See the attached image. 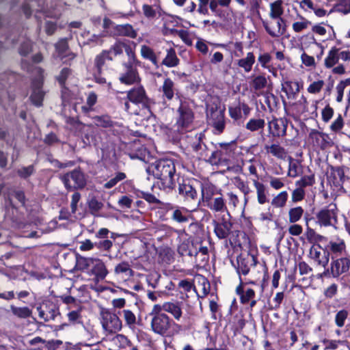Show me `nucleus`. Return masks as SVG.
<instances>
[{
	"instance_id": "nucleus-42",
	"label": "nucleus",
	"mask_w": 350,
	"mask_h": 350,
	"mask_svg": "<svg viewBox=\"0 0 350 350\" xmlns=\"http://www.w3.org/2000/svg\"><path fill=\"white\" fill-rule=\"evenodd\" d=\"M282 90L286 93L288 98H294L300 91L299 83L297 81H286L282 83Z\"/></svg>"
},
{
	"instance_id": "nucleus-59",
	"label": "nucleus",
	"mask_w": 350,
	"mask_h": 350,
	"mask_svg": "<svg viewBox=\"0 0 350 350\" xmlns=\"http://www.w3.org/2000/svg\"><path fill=\"white\" fill-rule=\"evenodd\" d=\"M288 194L286 191L279 193L271 200V204L276 208H283L288 200Z\"/></svg>"
},
{
	"instance_id": "nucleus-39",
	"label": "nucleus",
	"mask_w": 350,
	"mask_h": 350,
	"mask_svg": "<svg viewBox=\"0 0 350 350\" xmlns=\"http://www.w3.org/2000/svg\"><path fill=\"white\" fill-rule=\"evenodd\" d=\"M266 125V122L263 116L261 117L258 113L255 118H250L246 123L245 128L250 132H256L263 131Z\"/></svg>"
},
{
	"instance_id": "nucleus-57",
	"label": "nucleus",
	"mask_w": 350,
	"mask_h": 350,
	"mask_svg": "<svg viewBox=\"0 0 350 350\" xmlns=\"http://www.w3.org/2000/svg\"><path fill=\"white\" fill-rule=\"evenodd\" d=\"M232 323V330L234 334L241 333L245 325V320L242 314L234 315Z\"/></svg>"
},
{
	"instance_id": "nucleus-47",
	"label": "nucleus",
	"mask_w": 350,
	"mask_h": 350,
	"mask_svg": "<svg viewBox=\"0 0 350 350\" xmlns=\"http://www.w3.org/2000/svg\"><path fill=\"white\" fill-rule=\"evenodd\" d=\"M266 152L271 154L273 156L282 159L286 157V151L284 147L279 144H273L271 145H265L264 147Z\"/></svg>"
},
{
	"instance_id": "nucleus-64",
	"label": "nucleus",
	"mask_w": 350,
	"mask_h": 350,
	"mask_svg": "<svg viewBox=\"0 0 350 350\" xmlns=\"http://www.w3.org/2000/svg\"><path fill=\"white\" fill-rule=\"evenodd\" d=\"M126 178V175L124 172H118L116 174L115 176L104 184L105 189H111L116 186L119 182L124 180Z\"/></svg>"
},
{
	"instance_id": "nucleus-9",
	"label": "nucleus",
	"mask_w": 350,
	"mask_h": 350,
	"mask_svg": "<svg viewBox=\"0 0 350 350\" xmlns=\"http://www.w3.org/2000/svg\"><path fill=\"white\" fill-rule=\"evenodd\" d=\"M59 179L68 191L83 189L87 185L85 175L79 166L70 172L61 175Z\"/></svg>"
},
{
	"instance_id": "nucleus-10",
	"label": "nucleus",
	"mask_w": 350,
	"mask_h": 350,
	"mask_svg": "<svg viewBox=\"0 0 350 350\" xmlns=\"http://www.w3.org/2000/svg\"><path fill=\"white\" fill-rule=\"evenodd\" d=\"M207 118L209 125L215 135L221 134L226 128L225 108L220 109L219 104L210 106L208 109Z\"/></svg>"
},
{
	"instance_id": "nucleus-25",
	"label": "nucleus",
	"mask_w": 350,
	"mask_h": 350,
	"mask_svg": "<svg viewBox=\"0 0 350 350\" xmlns=\"http://www.w3.org/2000/svg\"><path fill=\"white\" fill-rule=\"evenodd\" d=\"M349 179L345 175L343 166L330 165V171L327 175L328 183L336 188H342L345 179Z\"/></svg>"
},
{
	"instance_id": "nucleus-62",
	"label": "nucleus",
	"mask_w": 350,
	"mask_h": 350,
	"mask_svg": "<svg viewBox=\"0 0 350 350\" xmlns=\"http://www.w3.org/2000/svg\"><path fill=\"white\" fill-rule=\"evenodd\" d=\"M199 245L196 246L197 252V258L200 256L203 258L200 259L201 262L205 265L209 260V252L206 246L202 245V241H198Z\"/></svg>"
},
{
	"instance_id": "nucleus-50",
	"label": "nucleus",
	"mask_w": 350,
	"mask_h": 350,
	"mask_svg": "<svg viewBox=\"0 0 350 350\" xmlns=\"http://www.w3.org/2000/svg\"><path fill=\"white\" fill-rule=\"evenodd\" d=\"M10 310L12 314L19 319H27L32 314V311L27 306L17 307L14 305L10 306Z\"/></svg>"
},
{
	"instance_id": "nucleus-27",
	"label": "nucleus",
	"mask_w": 350,
	"mask_h": 350,
	"mask_svg": "<svg viewBox=\"0 0 350 350\" xmlns=\"http://www.w3.org/2000/svg\"><path fill=\"white\" fill-rule=\"evenodd\" d=\"M176 289L180 294V298L187 300L189 297V293L193 292L198 294L193 279L185 278L180 280L176 286Z\"/></svg>"
},
{
	"instance_id": "nucleus-54",
	"label": "nucleus",
	"mask_w": 350,
	"mask_h": 350,
	"mask_svg": "<svg viewBox=\"0 0 350 350\" xmlns=\"http://www.w3.org/2000/svg\"><path fill=\"white\" fill-rule=\"evenodd\" d=\"M321 341L325 345L324 350H335L340 345L343 346H349V342L347 340H328L323 338Z\"/></svg>"
},
{
	"instance_id": "nucleus-14",
	"label": "nucleus",
	"mask_w": 350,
	"mask_h": 350,
	"mask_svg": "<svg viewBox=\"0 0 350 350\" xmlns=\"http://www.w3.org/2000/svg\"><path fill=\"white\" fill-rule=\"evenodd\" d=\"M101 323L103 329L109 333H116L122 329V321L118 316L107 308L100 310Z\"/></svg>"
},
{
	"instance_id": "nucleus-11",
	"label": "nucleus",
	"mask_w": 350,
	"mask_h": 350,
	"mask_svg": "<svg viewBox=\"0 0 350 350\" xmlns=\"http://www.w3.org/2000/svg\"><path fill=\"white\" fill-rule=\"evenodd\" d=\"M126 99L135 105H141L142 109L152 113V105L155 103L150 98L142 85L135 87L126 92Z\"/></svg>"
},
{
	"instance_id": "nucleus-34",
	"label": "nucleus",
	"mask_w": 350,
	"mask_h": 350,
	"mask_svg": "<svg viewBox=\"0 0 350 350\" xmlns=\"http://www.w3.org/2000/svg\"><path fill=\"white\" fill-rule=\"evenodd\" d=\"M149 153L146 147L140 143H133L130 146V150L127 153L131 159H139L145 161L147 154Z\"/></svg>"
},
{
	"instance_id": "nucleus-18",
	"label": "nucleus",
	"mask_w": 350,
	"mask_h": 350,
	"mask_svg": "<svg viewBox=\"0 0 350 350\" xmlns=\"http://www.w3.org/2000/svg\"><path fill=\"white\" fill-rule=\"evenodd\" d=\"M267 128L269 135L273 137H284L286 135L288 120L286 118L272 116L267 120Z\"/></svg>"
},
{
	"instance_id": "nucleus-38",
	"label": "nucleus",
	"mask_w": 350,
	"mask_h": 350,
	"mask_svg": "<svg viewBox=\"0 0 350 350\" xmlns=\"http://www.w3.org/2000/svg\"><path fill=\"white\" fill-rule=\"evenodd\" d=\"M116 35L118 36L129 37L130 38H136L137 32L134 29L133 27L129 23L124 25H117L114 27Z\"/></svg>"
},
{
	"instance_id": "nucleus-26",
	"label": "nucleus",
	"mask_w": 350,
	"mask_h": 350,
	"mask_svg": "<svg viewBox=\"0 0 350 350\" xmlns=\"http://www.w3.org/2000/svg\"><path fill=\"white\" fill-rule=\"evenodd\" d=\"M43 81L39 79H35L31 83L32 92L29 99L31 103L36 107H41L43 105V100L45 92L42 90Z\"/></svg>"
},
{
	"instance_id": "nucleus-22",
	"label": "nucleus",
	"mask_w": 350,
	"mask_h": 350,
	"mask_svg": "<svg viewBox=\"0 0 350 350\" xmlns=\"http://www.w3.org/2000/svg\"><path fill=\"white\" fill-rule=\"evenodd\" d=\"M309 258L312 260L317 265L323 268L327 267L329 264V258L325 252V247L323 248L319 243H314L309 250Z\"/></svg>"
},
{
	"instance_id": "nucleus-35",
	"label": "nucleus",
	"mask_w": 350,
	"mask_h": 350,
	"mask_svg": "<svg viewBox=\"0 0 350 350\" xmlns=\"http://www.w3.org/2000/svg\"><path fill=\"white\" fill-rule=\"evenodd\" d=\"M171 219L178 224L187 223L190 219L189 211L185 207L174 205V209L172 211Z\"/></svg>"
},
{
	"instance_id": "nucleus-2",
	"label": "nucleus",
	"mask_w": 350,
	"mask_h": 350,
	"mask_svg": "<svg viewBox=\"0 0 350 350\" xmlns=\"http://www.w3.org/2000/svg\"><path fill=\"white\" fill-rule=\"evenodd\" d=\"M176 165L174 159H160L151 163L148 169L154 177L161 180L163 189H173L176 185L174 176L176 174Z\"/></svg>"
},
{
	"instance_id": "nucleus-51",
	"label": "nucleus",
	"mask_w": 350,
	"mask_h": 350,
	"mask_svg": "<svg viewBox=\"0 0 350 350\" xmlns=\"http://www.w3.org/2000/svg\"><path fill=\"white\" fill-rule=\"evenodd\" d=\"M83 309V306L80 305L70 310V311L67 314V317L70 323L77 324L81 322Z\"/></svg>"
},
{
	"instance_id": "nucleus-61",
	"label": "nucleus",
	"mask_w": 350,
	"mask_h": 350,
	"mask_svg": "<svg viewBox=\"0 0 350 350\" xmlns=\"http://www.w3.org/2000/svg\"><path fill=\"white\" fill-rule=\"evenodd\" d=\"M114 272L116 274H126L131 276L133 275V271L131 267L130 264L127 261H122L116 265L114 268Z\"/></svg>"
},
{
	"instance_id": "nucleus-4",
	"label": "nucleus",
	"mask_w": 350,
	"mask_h": 350,
	"mask_svg": "<svg viewBox=\"0 0 350 350\" xmlns=\"http://www.w3.org/2000/svg\"><path fill=\"white\" fill-rule=\"evenodd\" d=\"M213 232L219 239H229V244L232 247H241L239 240L240 231L234 230V223L231 221V216L228 213V217L222 215L218 219L212 221Z\"/></svg>"
},
{
	"instance_id": "nucleus-58",
	"label": "nucleus",
	"mask_w": 350,
	"mask_h": 350,
	"mask_svg": "<svg viewBox=\"0 0 350 350\" xmlns=\"http://www.w3.org/2000/svg\"><path fill=\"white\" fill-rule=\"evenodd\" d=\"M271 59L272 57L269 53H260L258 57V64H260L262 68L267 69L269 72H272L275 69L269 64Z\"/></svg>"
},
{
	"instance_id": "nucleus-36",
	"label": "nucleus",
	"mask_w": 350,
	"mask_h": 350,
	"mask_svg": "<svg viewBox=\"0 0 350 350\" xmlns=\"http://www.w3.org/2000/svg\"><path fill=\"white\" fill-rule=\"evenodd\" d=\"M252 182L256 191L258 203L260 205H263L269 202V191L266 186L257 179H253Z\"/></svg>"
},
{
	"instance_id": "nucleus-15",
	"label": "nucleus",
	"mask_w": 350,
	"mask_h": 350,
	"mask_svg": "<svg viewBox=\"0 0 350 350\" xmlns=\"http://www.w3.org/2000/svg\"><path fill=\"white\" fill-rule=\"evenodd\" d=\"M258 262V258L250 252L240 254L237 257L236 264H233L239 275V279L240 280L241 275H247L250 273L251 267L256 266Z\"/></svg>"
},
{
	"instance_id": "nucleus-21",
	"label": "nucleus",
	"mask_w": 350,
	"mask_h": 350,
	"mask_svg": "<svg viewBox=\"0 0 350 350\" xmlns=\"http://www.w3.org/2000/svg\"><path fill=\"white\" fill-rule=\"evenodd\" d=\"M4 198L12 208L16 209V205L14 203L13 199H16L19 205L22 207L25 206L27 198L25 191L15 187H10L6 188L3 193Z\"/></svg>"
},
{
	"instance_id": "nucleus-60",
	"label": "nucleus",
	"mask_w": 350,
	"mask_h": 350,
	"mask_svg": "<svg viewBox=\"0 0 350 350\" xmlns=\"http://www.w3.org/2000/svg\"><path fill=\"white\" fill-rule=\"evenodd\" d=\"M304 210L301 206H296L289 209L288 221L291 224H295L299 221L302 217Z\"/></svg>"
},
{
	"instance_id": "nucleus-43",
	"label": "nucleus",
	"mask_w": 350,
	"mask_h": 350,
	"mask_svg": "<svg viewBox=\"0 0 350 350\" xmlns=\"http://www.w3.org/2000/svg\"><path fill=\"white\" fill-rule=\"evenodd\" d=\"M255 60L256 57L254 54L252 52H248L245 57L237 60V65L245 72H250L252 70Z\"/></svg>"
},
{
	"instance_id": "nucleus-8",
	"label": "nucleus",
	"mask_w": 350,
	"mask_h": 350,
	"mask_svg": "<svg viewBox=\"0 0 350 350\" xmlns=\"http://www.w3.org/2000/svg\"><path fill=\"white\" fill-rule=\"evenodd\" d=\"M214 146L215 149L210 152L206 162L212 165L228 167L234 154L232 143H217Z\"/></svg>"
},
{
	"instance_id": "nucleus-37",
	"label": "nucleus",
	"mask_w": 350,
	"mask_h": 350,
	"mask_svg": "<svg viewBox=\"0 0 350 350\" xmlns=\"http://www.w3.org/2000/svg\"><path fill=\"white\" fill-rule=\"evenodd\" d=\"M182 304L176 301H166L164 302V312L170 314L174 319L179 321L183 316Z\"/></svg>"
},
{
	"instance_id": "nucleus-28",
	"label": "nucleus",
	"mask_w": 350,
	"mask_h": 350,
	"mask_svg": "<svg viewBox=\"0 0 350 350\" xmlns=\"http://www.w3.org/2000/svg\"><path fill=\"white\" fill-rule=\"evenodd\" d=\"M88 274L94 275L96 280L101 281L106 278L108 270L102 260L94 258Z\"/></svg>"
},
{
	"instance_id": "nucleus-32",
	"label": "nucleus",
	"mask_w": 350,
	"mask_h": 350,
	"mask_svg": "<svg viewBox=\"0 0 350 350\" xmlns=\"http://www.w3.org/2000/svg\"><path fill=\"white\" fill-rule=\"evenodd\" d=\"M159 92L162 93V98L163 100L168 101L172 100L178 90L175 87V83L170 77L164 79L162 85L159 88Z\"/></svg>"
},
{
	"instance_id": "nucleus-29",
	"label": "nucleus",
	"mask_w": 350,
	"mask_h": 350,
	"mask_svg": "<svg viewBox=\"0 0 350 350\" xmlns=\"http://www.w3.org/2000/svg\"><path fill=\"white\" fill-rule=\"evenodd\" d=\"M247 282H243L241 277L239 285L236 287V294L239 297L240 302L242 304H248L249 302L256 297V292L251 288H245Z\"/></svg>"
},
{
	"instance_id": "nucleus-31",
	"label": "nucleus",
	"mask_w": 350,
	"mask_h": 350,
	"mask_svg": "<svg viewBox=\"0 0 350 350\" xmlns=\"http://www.w3.org/2000/svg\"><path fill=\"white\" fill-rule=\"evenodd\" d=\"M251 107L245 102H238L237 105L230 106L228 107V113L230 117L234 121H238L242 118V111L244 116L247 117L251 112Z\"/></svg>"
},
{
	"instance_id": "nucleus-24",
	"label": "nucleus",
	"mask_w": 350,
	"mask_h": 350,
	"mask_svg": "<svg viewBox=\"0 0 350 350\" xmlns=\"http://www.w3.org/2000/svg\"><path fill=\"white\" fill-rule=\"evenodd\" d=\"M332 273L338 276L346 273L350 270V255L345 254L331 259Z\"/></svg>"
},
{
	"instance_id": "nucleus-41",
	"label": "nucleus",
	"mask_w": 350,
	"mask_h": 350,
	"mask_svg": "<svg viewBox=\"0 0 350 350\" xmlns=\"http://www.w3.org/2000/svg\"><path fill=\"white\" fill-rule=\"evenodd\" d=\"M276 19L278 20V21H277L278 31L277 32L272 31L271 29V28L269 27V26L268 25L267 23H265V22L262 23L263 27L265 29L267 33L273 38L282 36L286 31V20L284 18H282V16H280V18H277Z\"/></svg>"
},
{
	"instance_id": "nucleus-16",
	"label": "nucleus",
	"mask_w": 350,
	"mask_h": 350,
	"mask_svg": "<svg viewBox=\"0 0 350 350\" xmlns=\"http://www.w3.org/2000/svg\"><path fill=\"white\" fill-rule=\"evenodd\" d=\"M191 139L189 142V148L195 152L200 159L207 161V159L210 154L209 148L204 142L205 134L204 132L196 133L193 137H188Z\"/></svg>"
},
{
	"instance_id": "nucleus-46",
	"label": "nucleus",
	"mask_w": 350,
	"mask_h": 350,
	"mask_svg": "<svg viewBox=\"0 0 350 350\" xmlns=\"http://www.w3.org/2000/svg\"><path fill=\"white\" fill-rule=\"evenodd\" d=\"M180 63V59L176 55L174 49L170 48L167 50L165 57L163 59L161 64L168 68L177 66Z\"/></svg>"
},
{
	"instance_id": "nucleus-5",
	"label": "nucleus",
	"mask_w": 350,
	"mask_h": 350,
	"mask_svg": "<svg viewBox=\"0 0 350 350\" xmlns=\"http://www.w3.org/2000/svg\"><path fill=\"white\" fill-rule=\"evenodd\" d=\"M177 184L178 196L185 202H191L198 199V188L200 189L202 192V186L204 185V181L193 177L179 176L177 178Z\"/></svg>"
},
{
	"instance_id": "nucleus-17",
	"label": "nucleus",
	"mask_w": 350,
	"mask_h": 350,
	"mask_svg": "<svg viewBox=\"0 0 350 350\" xmlns=\"http://www.w3.org/2000/svg\"><path fill=\"white\" fill-rule=\"evenodd\" d=\"M38 316L44 321L54 320L57 316H60L59 306L57 303L47 299L37 307Z\"/></svg>"
},
{
	"instance_id": "nucleus-1",
	"label": "nucleus",
	"mask_w": 350,
	"mask_h": 350,
	"mask_svg": "<svg viewBox=\"0 0 350 350\" xmlns=\"http://www.w3.org/2000/svg\"><path fill=\"white\" fill-rule=\"evenodd\" d=\"M199 202L213 213H228L226 200L221 188L209 181H204Z\"/></svg>"
},
{
	"instance_id": "nucleus-7",
	"label": "nucleus",
	"mask_w": 350,
	"mask_h": 350,
	"mask_svg": "<svg viewBox=\"0 0 350 350\" xmlns=\"http://www.w3.org/2000/svg\"><path fill=\"white\" fill-rule=\"evenodd\" d=\"M340 59L344 62H349L350 51L342 50V47L334 46L329 50L324 59V66L327 69L332 68V72L334 75H344L345 68L343 64H338Z\"/></svg>"
},
{
	"instance_id": "nucleus-53",
	"label": "nucleus",
	"mask_w": 350,
	"mask_h": 350,
	"mask_svg": "<svg viewBox=\"0 0 350 350\" xmlns=\"http://www.w3.org/2000/svg\"><path fill=\"white\" fill-rule=\"evenodd\" d=\"M267 85V79L265 75L254 76L250 81V86L255 90L258 91L264 89Z\"/></svg>"
},
{
	"instance_id": "nucleus-30",
	"label": "nucleus",
	"mask_w": 350,
	"mask_h": 350,
	"mask_svg": "<svg viewBox=\"0 0 350 350\" xmlns=\"http://www.w3.org/2000/svg\"><path fill=\"white\" fill-rule=\"evenodd\" d=\"M55 52L57 57L61 59L64 60L65 58H68V60H73L77 55L70 51L69 45L66 38H61L55 44Z\"/></svg>"
},
{
	"instance_id": "nucleus-63",
	"label": "nucleus",
	"mask_w": 350,
	"mask_h": 350,
	"mask_svg": "<svg viewBox=\"0 0 350 350\" xmlns=\"http://www.w3.org/2000/svg\"><path fill=\"white\" fill-rule=\"evenodd\" d=\"M315 184V176L314 173H310V175L303 176L299 180L296 181L297 186L305 188L306 187L312 186Z\"/></svg>"
},
{
	"instance_id": "nucleus-6",
	"label": "nucleus",
	"mask_w": 350,
	"mask_h": 350,
	"mask_svg": "<svg viewBox=\"0 0 350 350\" xmlns=\"http://www.w3.org/2000/svg\"><path fill=\"white\" fill-rule=\"evenodd\" d=\"M151 330L165 338H173L182 330V325L175 322L167 314L152 317L150 321Z\"/></svg>"
},
{
	"instance_id": "nucleus-48",
	"label": "nucleus",
	"mask_w": 350,
	"mask_h": 350,
	"mask_svg": "<svg viewBox=\"0 0 350 350\" xmlns=\"http://www.w3.org/2000/svg\"><path fill=\"white\" fill-rule=\"evenodd\" d=\"M235 185L243 193L244 203L246 204L249 202L250 193L252 192L249 183L247 181L243 180L240 177H236Z\"/></svg>"
},
{
	"instance_id": "nucleus-23",
	"label": "nucleus",
	"mask_w": 350,
	"mask_h": 350,
	"mask_svg": "<svg viewBox=\"0 0 350 350\" xmlns=\"http://www.w3.org/2000/svg\"><path fill=\"white\" fill-rule=\"evenodd\" d=\"M309 139L314 146L324 150L333 146L334 142L329 135L325 133L312 129L309 133Z\"/></svg>"
},
{
	"instance_id": "nucleus-55",
	"label": "nucleus",
	"mask_w": 350,
	"mask_h": 350,
	"mask_svg": "<svg viewBox=\"0 0 350 350\" xmlns=\"http://www.w3.org/2000/svg\"><path fill=\"white\" fill-rule=\"evenodd\" d=\"M72 74V70L68 67L63 68L59 74L55 77V79L62 88H66V81Z\"/></svg>"
},
{
	"instance_id": "nucleus-44",
	"label": "nucleus",
	"mask_w": 350,
	"mask_h": 350,
	"mask_svg": "<svg viewBox=\"0 0 350 350\" xmlns=\"http://www.w3.org/2000/svg\"><path fill=\"white\" fill-rule=\"evenodd\" d=\"M98 101V95L94 92L88 93L86 98V104L81 107V112L84 116H89L91 111L94 110V106Z\"/></svg>"
},
{
	"instance_id": "nucleus-52",
	"label": "nucleus",
	"mask_w": 350,
	"mask_h": 350,
	"mask_svg": "<svg viewBox=\"0 0 350 350\" xmlns=\"http://www.w3.org/2000/svg\"><path fill=\"white\" fill-rule=\"evenodd\" d=\"M283 1L276 0L270 5L269 16L271 18H277L282 16L284 14V8L282 7Z\"/></svg>"
},
{
	"instance_id": "nucleus-13",
	"label": "nucleus",
	"mask_w": 350,
	"mask_h": 350,
	"mask_svg": "<svg viewBox=\"0 0 350 350\" xmlns=\"http://www.w3.org/2000/svg\"><path fill=\"white\" fill-rule=\"evenodd\" d=\"M338 212L336 204L325 206L316 214L317 223L324 227L335 226L338 223Z\"/></svg>"
},
{
	"instance_id": "nucleus-20",
	"label": "nucleus",
	"mask_w": 350,
	"mask_h": 350,
	"mask_svg": "<svg viewBox=\"0 0 350 350\" xmlns=\"http://www.w3.org/2000/svg\"><path fill=\"white\" fill-rule=\"evenodd\" d=\"M325 249L331 259L348 254L345 240L338 237L329 240L325 245Z\"/></svg>"
},
{
	"instance_id": "nucleus-12",
	"label": "nucleus",
	"mask_w": 350,
	"mask_h": 350,
	"mask_svg": "<svg viewBox=\"0 0 350 350\" xmlns=\"http://www.w3.org/2000/svg\"><path fill=\"white\" fill-rule=\"evenodd\" d=\"M113 58L110 54V51L103 50L99 54L96 55L92 67V75L96 83L103 85L107 83L105 77H103V68L106 62H111Z\"/></svg>"
},
{
	"instance_id": "nucleus-19",
	"label": "nucleus",
	"mask_w": 350,
	"mask_h": 350,
	"mask_svg": "<svg viewBox=\"0 0 350 350\" xmlns=\"http://www.w3.org/2000/svg\"><path fill=\"white\" fill-rule=\"evenodd\" d=\"M122 65L124 71L120 74L119 77L121 83L131 85L141 81L137 70V67H139V66L131 64V63H123Z\"/></svg>"
},
{
	"instance_id": "nucleus-56",
	"label": "nucleus",
	"mask_w": 350,
	"mask_h": 350,
	"mask_svg": "<svg viewBox=\"0 0 350 350\" xmlns=\"http://www.w3.org/2000/svg\"><path fill=\"white\" fill-rule=\"evenodd\" d=\"M157 204H159L157 213L159 215L160 219L167 220V214L174 209V205L170 202L165 203L161 201L158 202Z\"/></svg>"
},
{
	"instance_id": "nucleus-40",
	"label": "nucleus",
	"mask_w": 350,
	"mask_h": 350,
	"mask_svg": "<svg viewBox=\"0 0 350 350\" xmlns=\"http://www.w3.org/2000/svg\"><path fill=\"white\" fill-rule=\"evenodd\" d=\"M92 120L94 125L97 127L111 129L113 128L116 124V122L108 114L95 116L92 118Z\"/></svg>"
},
{
	"instance_id": "nucleus-3",
	"label": "nucleus",
	"mask_w": 350,
	"mask_h": 350,
	"mask_svg": "<svg viewBox=\"0 0 350 350\" xmlns=\"http://www.w3.org/2000/svg\"><path fill=\"white\" fill-rule=\"evenodd\" d=\"M194 119L195 113L190 103L186 100H180L176 110L175 123L178 133L172 136L174 142H178L180 139L181 134H184L193 129Z\"/></svg>"
},
{
	"instance_id": "nucleus-45",
	"label": "nucleus",
	"mask_w": 350,
	"mask_h": 350,
	"mask_svg": "<svg viewBox=\"0 0 350 350\" xmlns=\"http://www.w3.org/2000/svg\"><path fill=\"white\" fill-rule=\"evenodd\" d=\"M140 53L144 59L149 60L156 68L159 67L157 56L154 50L149 46L146 44L142 45Z\"/></svg>"
},
{
	"instance_id": "nucleus-33",
	"label": "nucleus",
	"mask_w": 350,
	"mask_h": 350,
	"mask_svg": "<svg viewBox=\"0 0 350 350\" xmlns=\"http://www.w3.org/2000/svg\"><path fill=\"white\" fill-rule=\"evenodd\" d=\"M199 245L198 241L189 239L184 241L178 247V252L180 256H194L197 258L196 246Z\"/></svg>"
},
{
	"instance_id": "nucleus-49",
	"label": "nucleus",
	"mask_w": 350,
	"mask_h": 350,
	"mask_svg": "<svg viewBox=\"0 0 350 350\" xmlns=\"http://www.w3.org/2000/svg\"><path fill=\"white\" fill-rule=\"evenodd\" d=\"M94 258H86L81 256H77L75 267L77 270L88 273Z\"/></svg>"
}]
</instances>
